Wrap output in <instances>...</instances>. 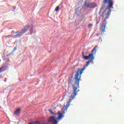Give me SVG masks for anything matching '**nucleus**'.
<instances>
[{
    "label": "nucleus",
    "instance_id": "1",
    "mask_svg": "<svg viewBox=\"0 0 124 124\" xmlns=\"http://www.w3.org/2000/svg\"><path fill=\"white\" fill-rule=\"evenodd\" d=\"M86 69L85 67L80 69H78L77 71V74L75 75V78H70L69 79V84H71L73 86V94L71 95L70 97L69 102H67L66 106L65 107L67 108L70 105V102H72V100L75 98L77 94V88L79 87V83H80V79H81V76L83 71Z\"/></svg>",
    "mask_w": 124,
    "mask_h": 124
},
{
    "label": "nucleus",
    "instance_id": "2",
    "mask_svg": "<svg viewBox=\"0 0 124 124\" xmlns=\"http://www.w3.org/2000/svg\"><path fill=\"white\" fill-rule=\"evenodd\" d=\"M103 3L104 5H103L100 8V12H101L102 9H104V8H105V5L108 4V8L106 9L105 11V12H107L105 15V18L106 19H108V18H109V15H110L111 13V10L110 8H112V9H114V7H113L114 2L112 0H103Z\"/></svg>",
    "mask_w": 124,
    "mask_h": 124
},
{
    "label": "nucleus",
    "instance_id": "3",
    "mask_svg": "<svg viewBox=\"0 0 124 124\" xmlns=\"http://www.w3.org/2000/svg\"><path fill=\"white\" fill-rule=\"evenodd\" d=\"M82 58L84 59V60H89V61L86 62V66H88L91 62H93V61L94 60V57H93V54H90L88 56H85L84 55V53L82 52Z\"/></svg>",
    "mask_w": 124,
    "mask_h": 124
},
{
    "label": "nucleus",
    "instance_id": "4",
    "mask_svg": "<svg viewBox=\"0 0 124 124\" xmlns=\"http://www.w3.org/2000/svg\"><path fill=\"white\" fill-rule=\"evenodd\" d=\"M31 27H30V25H26L24 27L23 29L20 32H19V34L22 35V34H24V33H26L27 31L29 30V29H30Z\"/></svg>",
    "mask_w": 124,
    "mask_h": 124
},
{
    "label": "nucleus",
    "instance_id": "5",
    "mask_svg": "<svg viewBox=\"0 0 124 124\" xmlns=\"http://www.w3.org/2000/svg\"><path fill=\"white\" fill-rule=\"evenodd\" d=\"M48 122L49 123H54V124H58V121L56 119V118L53 116H51L48 119Z\"/></svg>",
    "mask_w": 124,
    "mask_h": 124
},
{
    "label": "nucleus",
    "instance_id": "6",
    "mask_svg": "<svg viewBox=\"0 0 124 124\" xmlns=\"http://www.w3.org/2000/svg\"><path fill=\"white\" fill-rule=\"evenodd\" d=\"M106 24L107 23H105L104 24L101 25L102 28L100 29V31L102 34H104L105 32H106L105 28H106Z\"/></svg>",
    "mask_w": 124,
    "mask_h": 124
},
{
    "label": "nucleus",
    "instance_id": "7",
    "mask_svg": "<svg viewBox=\"0 0 124 124\" xmlns=\"http://www.w3.org/2000/svg\"><path fill=\"white\" fill-rule=\"evenodd\" d=\"M14 114L16 116H19L20 114H21V108H18L16 109L15 110Z\"/></svg>",
    "mask_w": 124,
    "mask_h": 124
},
{
    "label": "nucleus",
    "instance_id": "8",
    "mask_svg": "<svg viewBox=\"0 0 124 124\" xmlns=\"http://www.w3.org/2000/svg\"><path fill=\"white\" fill-rule=\"evenodd\" d=\"M96 49H97V46H95L92 51V53L91 54H93V55H95V54L96 53Z\"/></svg>",
    "mask_w": 124,
    "mask_h": 124
},
{
    "label": "nucleus",
    "instance_id": "9",
    "mask_svg": "<svg viewBox=\"0 0 124 124\" xmlns=\"http://www.w3.org/2000/svg\"><path fill=\"white\" fill-rule=\"evenodd\" d=\"M58 117L57 118V120H61V119L62 118V113H61V112L58 111Z\"/></svg>",
    "mask_w": 124,
    "mask_h": 124
},
{
    "label": "nucleus",
    "instance_id": "10",
    "mask_svg": "<svg viewBox=\"0 0 124 124\" xmlns=\"http://www.w3.org/2000/svg\"><path fill=\"white\" fill-rule=\"evenodd\" d=\"M84 6L86 7H92V4H91V3H88L87 4V1H85L84 2Z\"/></svg>",
    "mask_w": 124,
    "mask_h": 124
},
{
    "label": "nucleus",
    "instance_id": "11",
    "mask_svg": "<svg viewBox=\"0 0 124 124\" xmlns=\"http://www.w3.org/2000/svg\"><path fill=\"white\" fill-rule=\"evenodd\" d=\"M76 13L78 15L81 14V11L79 10V8H78L76 10Z\"/></svg>",
    "mask_w": 124,
    "mask_h": 124
},
{
    "label": "nucleus",
    "instance_id": "12",
    "mask_svg": "<svg viewBox=\"0 0 124 124\" xmlns=\"http://www.w3.org/2000/svg\"><path fill=\"white\" fill-rule=\"evenodd\" d=\"M21 36H22V35L20 33H18V34L15 35L13 38H17V37H21Z\"/></svg>",
    "mask_w": 124,
    "mask_h": 124
},
{
    "label": "nucleus",
    "instance_id": "13",
    "mask_svg": "<svg viewBox=\"0 0 124 124\" xmlns=\"http://www.w3.org/2000/svg\"><path fill=\"white\" fill-rule=\"evenodd\" d=\"M29 31H30V34H31L33 32V27H31L29 29Z\"/></svg>",
    "mask_w": 124,
    "mask_h": 124
},
{
    "label": "nucleus",
    "instance_id": "14",
    "mask_svg": "<svg viewBox=\"0 0 124 124\" xmlns=\"http://www.w3.org/2000/svg\"><path fill=\"white\" fill-rule=\"evenodd\" d=\"M5 67V65H2V66L0 68V73H1L2 72V69L4 68Z\"/></svg>",
    "mask_w": 124,
    "mask_h": 124
},
{
    "label": "nucleus",
    "instance_id": "15",
    "mask_svg": "<svg viewBox=\"0 0 124 124\" xmlns=\"http://www.w3.org/2000/svg\"><path fill=\"white\" fill-rule=\"evenodd\" d=\"M60 10V6H58L55 9V11H56V12H58Z\"/></svg>",
    "mask_w": 124,
    "mask_h": 124
},
{
    "label": "nucleus",
    "instance_id": "16",
    "mask_svg": "<svg viewBox=\"0 0 124 124\" xmlns=\"http://www.w3.org/2000/svg\"><path fill=\"white\" fill-rule=\"evenodd\" d=\"M92 27H93V24H90L88 25V28H92Z\"/></svg>",
    "mask_w": 124,
    "mask_h": 124
},
{
    "label": "nucleus",
    "instance_id": "17",
    "mask_svg": "<svg viewBox=\"0 0 124 124\" xmlns=\"http://www.w3.org/2000/svg\"><path fill=\"white\" fill-rule=\"evenodd\" d=\"M48 111H49V112H50V113H51V114H53V115H55V114L52 112L51 110L49 109Z\"/></svg>",
    "mask_w": 124,
    "mask_h": 124
},
{
    "label": "nucleus",
    "instance_id": "18",
    "mask_svg": "<svg viewBox=\"0 0 124 124\" xmlns=\"http://www.w3.org/2000/svg\"><path fill=\"white\" fill-rule=\"evenodd\" d=\"M18 33H19V31H17L14 32L15 34H17Z\"/></svg>",
    "mask_w": 124,
    "mask_h": 124
},
{
    "label": "nucleus",
    "instance_id": "19",
    "mask_svg": "<svg viewBox=\"0 0 124 124\" xmlns=\"http://www.w3.org/2000/svg\"><path fill=\"white\" fill-rule=\"evenodd\" d=\"M16 47H14V51H16Z\"/></svg>",
    "mask_w": 124,
    "mask_h": 124
},
{
    "label": "nucleus",
    "instance_id": "20",
    "mask_svg": "<svg viewBox=\"0 0 124 124\" xmlns=\"http://www.w3.org/2000/svg\"><path fill=\"white\" fill-rule=\"evenodd\" d=\"M98 23H99V21L97 22V24H98Z\"/></svg>",
    "mask_w": 124,
    "mask_h": 124
},
{
    "label": "nucleus",
    "instance_id": "21",
    "mask_svg": "<svg viewBox=\"0 0 124 124\" xmlns=\"http://www.w3.org/2000/svg\"><path fill=\"white\" fill-rule=\"evenodd\" d=\"M97 36H98V34H97Z\"/></svg>",
    "mask_w": 124,
    "mask_h": 124
}]
</instances>
